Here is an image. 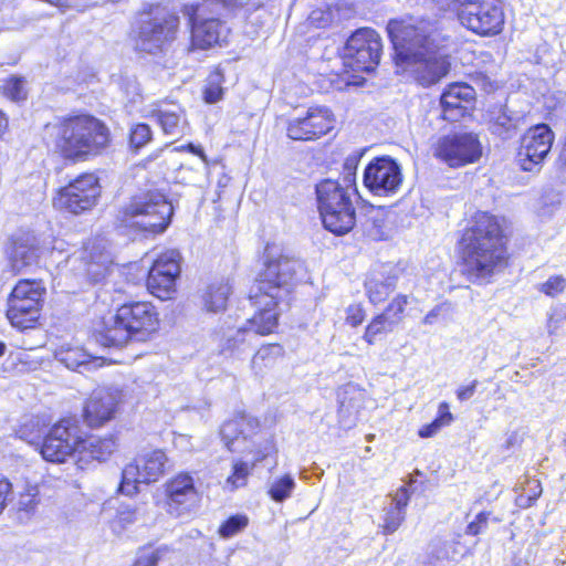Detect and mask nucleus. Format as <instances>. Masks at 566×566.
I'll list each match as a JSON object with an SVG mask.
<instances>
[{
  "label": "nucleus",
  "instance_id": "nucleus-1",
  "mask_svg": "<svg viewBox=\"0 0 566 566\" xmlns=\"http://www.w3.org/2000/svg\"><path fill=\"white\" fill-rule=\"evenodd\" d=\"M301 263L287 256L266 260L265 269L250 292V301L259 311L240 326L222 328L218 340L221 355L239 356L251 347L258 335L274 332L279 317L275 308L290 293V285Z\"/></svg>",
  "mask_w": 566,
  "mask_h": 566
},
{
  "label": "nucleus",
  "instance_id": "nucleus-2",
  "mask_svg": "<svg viewBox=\"0 0 566 566\" xmlns=\"http://www.w3.org/2000/svg\"><path fill=\"white\" fill-rule=\"evenodd\" d=\"M387 31L398 62L406 64L418 84L428 87L448 74L450 63L438 50L440 34L436 20H390Z\"/></svg>",
  "mask_w": 566,
  "mask_h": 566
},
{
  "label": "nucleus",
  "instance_id": "nucleus-3",
  "mask_svg": "<svg viewBox=\"0 0 566 566\" xmlns=\"http://www.w3.org/2000/svg\"><path fill=\"white\" fill-rule=\"evenodd\" d=\"M463 271L471 281L483 280L505 262L502 226L489 212H478L461 239Z\"/></svg>",
  "mask_w": 566,
  "mask_h": 566
},
{
  "label": "nucleus",
  "instance_id": "nucleus-4",
  "mask_svg": "<svg viewBox=\"0 0 566 566\" xmlns=\"http://www.w3.org/2000/svg\"><path fill=\"white\" fill-rule=\"evenodd\" d=\"M50 129L56 150L72 161H86L101 155L111 142L107 126L91 115L65 118Z\"/></svg>",
  "mask_w": 566,
  "mask_h": 566
},
{
  "label": "nucleus",
  "instance_id": "nucleus-5",
  "mask_svg": "<svg viewBox=\"0 0 566 566\" xmlns=\"http://www.w3.org/2000/svg\"><path fill=\"white\" fill-rule=\"evenodd\" d=\"M158 313L149 302H130L122 305L96 335L104 347H122L128 340L144 342L157 331Z\"/></svg>",
  "mask_w": 566,
  "mask_h": 566
},
{
  "label": "nucleus",
  "instance_id": "nucleus-6",
  "mask_svg": "<svg viewBox=\"0 0 566 566\" xmlns=\"http://www.w3.org/2000/svg\"><path fill=\"white\" fill-rule=\"evenodd\" d=\"M315 190L324 228L336 235L348 233L356 223V211L352 200V197L357 195L356 188L325 179L316 185Z\"/></svg>",
  "mask_w": 566,
  "mask_h": 566
},
{
  "label": "nucleus",
  "instance_id": "nucleus-7",
  "mask_svg": "<svg viewBox=\"0 0 566 566\" xmlns=\"http://www.w3.org/2000/svg\"><path fill=\"white\" fill-rule=\"evenodd\" d=\"M172 206L159 191L136 196L124 210L123 221L145 232L161 233L168 227Z\"/></svg>",
  "mask_w": 566,
  "mask_h": 566
},
{
  "label": "nucleus",
  "instance_id": "nucleus-8",
  "mask_svg": "<svg viewBox=\"0 0 566 566\" xmlns=\"http://www.w3.org/2000/svg\"><path fill=\"white\" fill-rule=\"evenodd\" d=\"M46 289L41 281L20 280L8 297L7 317L13 327L27 329L40 317Z\"/></svg>",
  "mask_w": 566,
  "mask_h": 566
},
{
  "label": "nucleus",
  "instance_id": "nucleus-9",
  "mask_svg": "<svg viewBox=\"0 0 566 566\" xmlns=\"http://www.w3.org/2000/svg\"><path fill=\"white\" fill-rule=\"evenodd\" d=\"M462 27L481 36H493L503 30L504 11L499 0H453Z\"/></svg>",
  "mask_w": 566,
  "mask_h": 566
},
{
  "label": "nucleus",
  "instance_id": "nucleus-10",
  "mask_svg": "<svg viewBox=\"0 0 566 566\" xmlns=\"http://www.w3.org/2000/svg\"><path fill=\"white\" fill-rule=\"evenodd\" d=\"M179 27V18L159 7L153 9L139 21L136 50L156 54L175 39Z\"/></svg>",
  "mask_w": 566,
  "mask_h": 566
},
{
  "label": "nucleus",
  "instance_id": "nucleus-11",
  "mask_svg": "<svg viewBox=\"0 0 566 566\" xmlns=\"http://www.w3.org/2000/svg\"><path fill=\"white\" fill-rule=\"evenodd\" d=\"M82 442V429L74 417L63 418L45 433L40 446L42 458L52 463H63L78 453Z\"/></svg>",
  "mask_w": 566,
  "mask_h": 566
},
{
  "label": "nucleus",
  "instance_id": "nucleus-12",
  "mask_svg": "<svg viewBox=\"0 0 566 566\" xmlns=\"http://www.w3.org/2000/svg\"><path fill=\"white\" fill-rule=\"evenodd\" d=\"M433 155L449 167L459 168L478 161L482 156V145L473 133L448 134L437 140Z\"/></svg>",
  "mask_w": 566,
  "mask_h": 566
},
{
  "label": "nucleus",
  "instance_id": "nucleus-13",
  "mask_svg": "<svg viewBox=\"0 0 566 566\" xmlns=\"http://www.w3.org/2000/svg\"><path fill=\"white\" fill-rule=\"evenodd\" d=\"M381 39L370 28L356 30L347 40L344 49L345 64L353 71L371 72L379 64Z\"/></svg>",
  "mask_w": 566,
  "mask_h": 566
},
{
  "label": "nucleus",
  "instance_id": "nucleus-14",
  "mask_svg": "<svg viewBox=\"0 0 566 566\" xmlns=\"http://www.w3.org/2000/svg\"><path fill=\"white\" fill-rule=\"evenodd\" d=\"M99 196L101 186L97 176L83 174L59 190L53 205L59 210L81 214L91 210L97 203Z\"/></svg>",
  "mask_w": 566,
  "mask_h": 566
},
{
  "label": "nucleus",
  "instance_id": "nucleus-15",
  "mask_svg": "<svg viewBox=\"0 0 566 566\" xmlns=\"http://www.w3.org/2000/svg\"><path fill=\"white\" fill-rule=\"evenodd\" d=\"M168 462L163 450H151L140 454L123 469L119 491L132 495L138 491V483L148 484L158 481L165 474Z\"/></svg>",
  "mask_w": 566,
  "mask_h": 566
},
{
  "label": "nucleus",
  "instance_id": "nucleus-16",
  "mask_svg": "<svg viewBox=\"0 0 566 566\" xmlns=\"http://www.w3.org/2000/svg\"><path fill=\"white\" fill-rule=\"evenodd\" d=\"M554 133L547 124L532 126L522 136L517 151L520 167L524 171H538L551 151Z\"/></svg>",
  "mask_w": 566,
  "mask_h": 566
},
{
  "label": "nucleus",
  "instance_id": "nucleus-17",
  "mask_svg": "<svg viewBox=\"0 0 566 566\" xmlns=\"http://www.w3.org/2000/svg\"><path fill=\"white\" fill-rule=\"evenodd\" d=\"M363 181L375 196H392L402 184L401 167L391 157H376L366 166Z\"/></svg>",
  "mask_w": 566,
  "mask_h": 566
},
{
  "label": "nucleus",
  "instance_id": "nucleus-18",
  "mask_svg": "<svg viewBox=\"0 0 566 566\" xmlns=\"http://www.w3.org/2000/svg\"><path fill=\"white\" fill-rule=\"evenodd\" d=\"M179 274L180 254L177 250H167L154 261L148 272L147 289L160 300L171 298Z\"/></svg>",
  "mask_w": 566,
  "mask_h": 566
},
{
  "label": "nucleus",
  "instance_id": "nucleus-19",
  "mask_svg": "<svg viewBox=\"0 0 566 566\" xmlns=\"http://www.w3.org/2000/svg\"><path fill=\"white\" fill-rule=\"evenodd\" d=\"M200 6H186L185 13L189 17L191 25V48L208 50L226 42L229 34L228 27L217 18L202 19L199 15Z\"/></svg>",
  "mask_w": 566,
  "mask_h": 566
},
{
  "label": "nucleus",
  "instance_id": "nucleus-20",
  "mask_svg": "<svg viewBox=\"0 0 566 566\" xmlns=\"http://www.w3.org/2000/svg\"><path fill=\"white\" fill-rule=\"evenodd\" d=\"M334 122V115L327 107H310L304 116L289 120L287 136L294 140H313L331 132Z\"/></svg>",
  "mask_w": 566,
  "mask_h": 566
},
{
  "label": "nucleus",
  "instance_id": "nucleus-21",
  "mask_svg": "<svg viewBox=\"0 0 566 566\" xmlns=\"http://www.w3.org/2000/svg\"><path fill=\"white\" fill-rule=\"evenodd\" d=\"M168 512L177 517L195 512L200 503V493L189 473H179L166 485Z\"/></svg>",
  "mask_w": 566,
  "mask_h": 566
},
{
  "label": "nucleus",
  "instance_id": "nucleus-22",
  "mask_svg": "<svg viewBox=\"0 0 566 566\" xmlns=\"http://www.w3.org/2000/svg\"><path fill=\"white\" fill-rule=\"evenodd\" d=\"M123 392L118 388H98L86 400L83 409L85 423L91 428H99L115 418Z\"/></svg>",
  "mask_w": 566,
  "mask_h": 566
},
{
  "label": "nucleus",
  "instance_id": "nucleus-23",
  "mask_svg": "<svg viewBox=\"0 0 566 566\" xmlns=\"http://www.w3.org/2000/svg\"><path fill=\"white\" fill-rule=\"evenodd\" d=\"M408 304V295L397 294L381 313L373 317L365 328L363 339L368 345H374L377 340L392 333L403 321L405 310Z\"/></svg>",
  "mask_w": 566,
  "mask_h": 566
},
{
  "label": "nucleus",
  "instance_id": "nucleus-24",
  "mask_svg": "<svg viewBox=\"0 0 566 566\" xmlns=\"http://www.w3.org/2000/svg\"><path fill=\"white\" fill-rule=\"evenodd\" d=\"M65 262L66 265L77 270L94 283L102 281L107 275L111 265L108 254L95 243L85 247L78 255H69Z\"/></svg>",
  "mask_w": 566,
  "mask_h": 566
},
{
  "label": "nucleus",
  "instance_id": "nucleus-25",
  "mask_svg": "<svg viewBox=\"0 0 566 566\" xmlns=\"http://www.w3.org/2000/svg\"><path fill=\"white\" fill-rule=\"evenodd\" d=\"M43 247L40 239L31 231H22L12 237L9 261L13 272L20 273L36 263Z\"/></svg>",
  "mask_w": 566,
  "mask_h": 566
},
{
  "label": "nucleus",
  "instance_id": "nucleus-26",
  "mask_svg": "<svg viewBox=\"0 0 566 566\" xmlns=\"http://www.w3.org/2000/svg\"><path fill=\"white\" fill-rule=\"evenodd\" d=\"M475 98V91L467 83H452L449 84L443 91L440 104L448 120H457L459 117L464 116L468 107Z\"/></svg>",
  "mask_w": 566,
  "mask_h": 566
},
{
  "label": "nucleus",
  "instance_id": "nucleus-27",
  "mask_svg": "<svg viewBox=\"0 0 566 566\" xmlns=\"http://www.w3.org/2000/svg\"><path fill=\"white\" fill-rule=\"evenodd\" d=\"M402 271L397 266L382 265L380 271L370 273L365 282L366 294L374 305L388 298L397 286Z\"/></svg>",
  "mask_w": 566,
  "mask_h": 566
},
{
  "label": "nucleus",
  "instance_id": "nucleus-28",
  "mask_svg": "<svg viewBox=\"0 0 566 566\" xmlns=\"http://www.w3.org/2000/svg\"><path fill=\"white\" fill-rule=\"evenodd\" d=\"M54 357L71 370L80 373L92 371L104 365L105 359L88 354L81 346L65 344L54 352Z\"/></svg>",
  "mask_w": 566,
  "mask_h": 566
},
{
  "label": "nucleus",
  "instance_id": "nucleus-29",
  "mask_svg": "<svg viewBox=\"0 0 566 566\" xmlns=\"http://www.w3.org/2000/svg\"><path fill=\"white\" fill-rule=\"evenodd\" d=\"M258 421L247 415H239L233 419L226 421L220 436L227 449L231 452L240 450V442L245 441L258 428Z\"/></svg>",
  "mask_w": 566,
  "mask_h": 566
},
{
  "label": "nucleus",
  "instance_id": "nucleus-30",
  "mask_svg": "<svg viewBox=\"0 0 566 566\" xmlns=\"http://www.w3.org/2000/svg\"><path fill=\"white\" fill-rule=\"evenodd\" d=\"M151 116L165 135L178 138L186 134L188 125L185 113L179 105H163L151 112Z\"/></svg>",
  "mask_w": 566,
  "mask_h": 566
},
{
  "label": "nucleus",
  "instance_id": "nucleus-31",
  "mask_svg": "<svg viewBox=\"0 0 566 566\" xmlns=\"http://www.w3.org/2000/svg\"><path fill=\"white\" fill-rule=\"evenodd\" d=\"M117 439L114 436L107 437H90L84 439L78 450V467L83 468L82 462L88 458L97 462L106 461L117 449Z\"/></svg>",
  "mask_w": 566,
  "mask_h": 566
},
{
  "label": "nucleus",
  "instance_id": "nucleus-32",
  "mask_svg": "<svg viewBox=\"0 0 566 566\" xmlns=\"http://www.w3.org/2000/svg\"><path fill=\"white\" fill-rule=\"evenodd\" d=\"M231 286L228 281H216L209 284L201 294L202 308L208 313H219L226 310Z\"/></svg>",
  "mask_w": 566,
  "mask_h": 566
},
{
  "label": "nucleus",
  "instance_id": "nucleus-33",
  "mask_svg": "<svg viewBox=\"0 0 566 566\" xmlns=\"http://www.w3.org/2000/svg\"><path fill=\"white\" fill-rule=\"evenodd\" d=\"M46 427L48 423L43 417L28 416L23 418L15 434L29 444L35 446L36 450L40 451V446L46 433Z\"/></svg>",
  "mask_w": 566,
  "mask_h": 566
},
{
  "label": "nucleus",
  "instance_id": "nucleus-34",
  "mask_svg": "<svg viewBox=\"0 0 566 566\" xmlns=\"http://www.w3.org/2000/svg\"><path fill=\"white\" fill-rule=\"evenodd\" d=\"M284 356V349L280 344H268L259 348L251 359V368L255 375H262L265 370L275 366Z\"/></svg>",
  "mask_w": 566,
  "mask_h": 566
},
{
  "label": "nucleus",
  "instance_id": "nucleus-35",
  "mask_svg": "<svg viewBox=\"0 0 566 566\" xmlns=\"http://www.w3.org/2000/svg\"><path fill=\"white\" fill-rule=\"evenodd\" d=\"M265 455L259 457L251 463L242 460L233 461L231 474L226 479L222 486L223 490L233 492L245 486L255 464L262 461Z\"/></svg>",
  "mask_w": 566,
  "mask_h": 566
},
{
  "label": "nucleus",
  "instance_id": "nucleus-36",
  "mask_svg": "<svg viewBox=\"0 0 566 566\" xmlns=\"http://www.w3.org/2000/svg\"><path fill=\"white\" fill-rule=\"evenodd\" d=\"M520 117L513 115L506 107H501L492 117L490 129L503 139L512 138L518 128Z\"/></svg>",
  "mask_w": 566,
  "mask_h": 566
},
{
  "label": "nucleus",
  "instance_id": "nucleus-37",
  "mask_svg": "<svg viewBox=\"0 0 566 566\" xmlns=\"http://www.w3.org/2000/svg\"><path fill=\"white\" fill-rule=\"evenodd\" d=\"M295 488L294 478L291 474H284L273 480L268 493L274 502L282 503L291 497Z\"/></svg>",
  "mask_w": 566,
  "mask_h": 566
},
{
  "label": "nucleus",
  "instance_id": "nucleus-38",
  "mask_svg": "<svg viewBox=\"0 0 566 566\" xmlns=\"http://www.w3.org/2000/svg\"><path fill=\"white\" fill-rule=\"evenodd\" d=\"M249 524V518L244 514H235L226 520L219 527V534L223 538H230L241 531H243Z\"/></svg>",
  "mask_w": 566,
  "mask_h": 566
},
{
  "label": "nucleus",
  "instance_id": "nucleus-39",
  "mask_svg": "<svg viewBox=\"0 0 566 566\" xmlns=\"http://www.w3.org/2000/svg\"><path fill=\"white\" fill-rule=\"evenodd\" d=\"M153 138V130L149 125L138 123L130 128L129 142L130 146L139 149L147 145Z\"/></svg>",
  "mask_w": 566,
  "mask_h": 566
},
{
  "label": "nucleus",
  "instance_id": "nucleus-40",
  "mask_svg": "<svg viewBox=\"0 0 566 566\" xmlns=\"http://www.w3.org/2000/svg\"><path fill=\"white\" fill-rule=\"evenodd\" d=\"M542 486L538 480H527L526 486L517 497V504L522 507H528L541 496Z\"/></svg>",
  "mask_w": 566,
  "mask_h": 566
},
{
  "label": "nucleus",
  "instance_id": "nucleus-41",
  "mask_svg": "<svg viewBox=\"0 0 566 566\" xmlns=\"http://www.w3.org/2000/svg\"><path fill=\"white\" fill-rule=\"evenodd\" d=\"M406 517V511H402L400 509L390 507L386 511L385 518H384V533L385 534H392L395 533L401 523L403 522Z\"/></svg>",
  "mask_w": 566,
  "mask_h": 566
},
{
  "label": "nucleus",
  "instance_id": "nucleus-42",
  "mask_svg": "<svg viewBox=\"0 0 566 566\" xmlns=\"http://www.w3.org/2000/svg\"><path fill=\"white\" fill-rule=\"evenodd\" d=\"M3 93L7 97L17 102L27 97L23 81L19 77L8 78L3 85Z\"/></svg>",
  "mask_w": 566,
  "mask_h": 566
},
{
  "label": "nucleus",
  "instance_id": "nucleus-43",
  "mask_svg": "<svg viewBox=\"0 0 566 566\" xmlns=\"http://www.w3.org/2000/svg\"><path fill=\"white\" fill-rule=\"evenodd\" d=\"M39 503V490L38 486H28L24 493L20 494L18 502L19 511L31 513L34 511Z\"/></svg>",
  "mask_w": 566,
  "mask_h": 566
},
{
  "label": "nucleus",
  "instance_id": "nucleus-44",
  "mask_svg": "<svg viewBox=\"0 0 566 566\" xmlns=\"http://www.w3.org/2000/svg\"><path fill=\"white\" fill-rule=\"evenodd\" d=\"M566 287V280L562 275L551 276L545 283H543L539 287V291L546 294L547 296H556L560 294Z\"/></svg>",
  "mask_w": 566,
  "mask_h": 566
},
{
  "label": "nucleus",
  "instance_id": "nucleus-45",
  "mask_svg": "<svg viewBox=\"0 0 566 566\" xmlns=\"http://www.w3.org/2000/svg\"><path fill=\"white\" fill-rule=\"evenodd\" d=\"M308 21L315 28H325L333 21V12L329 8L315 9L310 13Z\"/></svg>",
  "mask_w": 566,
  "mask_h": 566
},
{
  "label": "nucleus",
  "instance_id": "nucleus-46",
  "mask_svg": "<svg viewBox=\"0 0 566 566\" xmlns=\"http://www.w3.org/2000/svg\"><path fill=\"white\" fill-rule=\"evenodd\" d=\"M488 520H489V513H486V512L479 513L475 516L474 521H472L468 524L465 533L468 535H472V536H475V535L482 533L486 528Z\"/></svg>",
  "mask_w": 566,
  "mask_h": 566
},
{
  "label": "nucleus",
  "instance_id": "nucleus-47",
  "mask_svg": "<svg viewBox=\"0 0 566 566\" xmlns=\"http://www.w3.org/2000/svg\"><path fill=\"white\" fill-rule=\"evenodd\" d=\"M365 311L360 305H350L347 308L346 322L353 327H357L365 319Z\"/></svg>",
  "mask_w": 566,
  "mask_h": 566
},
{
  "label": "nucleus",
  "instance_id": "nucleus-48",
  "mask_svg": "<svg viewBox=\"0 0 566 566\" xmlns=\"http://www.w3.org/2000/svg\"><path fill=\"white\" fill-rule=\"evenodd\" d=\"M166 549H157L155 552L140 555L133 566H157Z\"/></svg>",
  "mask_w": 566,
  "mask_h": 566
},
{
  "label": "nucleus",
  "instance_id": "nucleus-49",
  "mask_svg": "<svg viewBox=\"0 0 566 566\" xmlns=\"http://www.w3.org/2000/svg\"><path fill=\"white\" fill-rule=\"evenodd\" d=\"M409 499L410 494L408 488L405 485L399 488L392 499V507L405 511L409 503Z\"/></svg>",
  "mask_w": 566,
  "mask_h": 566
},
{
  "label": "nucleus",
  "instance_id": "nucleus-50",
  "mask_svg": "<svg viewBox=\"0 0 566 566\" xmlns=\"http://www.w3.org/2000/svg\"><path fill=\"white\" fill-rule=\"evenodd\" d=\"M357 164H358V159L356 156H350V157L346 158L345 164H344V170H345L344 181L347 182L346 186L353 187L352 184H354V181H355V170H356Z\"/></svg>",
  "mask_w": 566,
  "mask_h": 566
},
{
  "label": "nucleus",
  "instance_id": "nucleus-51",
  "mask_svg": "<svg viewBox=\"0 0 566 566\" xmlns=\"http://www.w3.org/2000/svg\"><path fill=\"white\" fill-rule=\"evenodd\" d=\"M443 427L449 426L453 421V415L449 410L448 402H440L438 407V417L434 419Z\"/></svg>",
  "mask_w": 566,
  "mask_h": 566
},
{
  "label": "nucleus",
  "instance_id": "nucleus-52",
  "mask_svg": "<svg viewBox=\"0 0 566 566\" xmlns=\"http://www.w3.org/2000/svg\"><path fill=\"white\" fill-rule=\"evenodd\" d=\"M138 521V512L136 510L123 509L118 512L117 522L128 525Z\"/></svg>",
  "mask_w": 566,
  "mask_h": 566
},
{
  "label": "nucleus",
  "instance_id": "nucleus-53",
  "mask_svg": "<svg viewBox=\"0 0 566 566\" xmlns=\"http://www.w3.org/2000/svg\"><path fill=\"white\" fill-rule=\"evenodd\" d=\"M478 384V380H473L470 385L458 388L457 398L460 401L469 400L474 395Z\"/></svg>",
  "mask_w": 566,
  "mask_h": 566
},
{
  "label": "nucleus",
  "instance_id": "nucleus-54",
  "mask_svg": "<svg viewBox=\"0 0 566 566\" xmlns=\"http://www.w3.org/2000/svg\"><path fill=\"white\" fill-rule=\"evenodd\" d=\"M443 426L438 422L437 420H433L432 422L423 426L420 430H419V436L421 438H430V437H433L434 434H437L440 429L442 428Z\"/></svg>",
  "mask_w": 566,
  "mask_h": 566
},
{
  "label": "nucleus",
  "instance_id": "nucleus-55",
  "mask_svg": "<svg viewBox=\"0 0 566 566\" xmlns=\"http://www.w3.org/2000/svg\"><path fill=\"white\" fill-rule=\"evenodd\" d=\"M12 489L11 483L6 478H0V513L6 506L8 495Z\"/></svg>",
  "mask_w": 566,
  "mask_h": 566
},
{
  "label": "nucleus",
  "instance_id": "nucleus-56",
  "mask_svg": "<svg viewBox=\"0 0 566 566\" xmlns=\"http://www.w3.org/2000/svg\"><path fill=\"white\" fill-rule=\"evenodd\" d=\"M222 97V88L219 86H209L205 91V99L207 103H217Z\"/></svg>",
  "mask_w": 566,
  "mask_h": 566
},
{
  "label": "nucleus",
  "instance_id": "nucleus-57",
  "mask_svg": "<svg viewBox=\"0 0 566 566\" xmlns=\"http://www.w3.org/2000/svg\"><path fill=\"white\" fill-rule=\"evenodd\" d=\"M446 304L436 305L427 315L423 317L422 323L424 325H433L442 311L444 310Z\"/></svg>",
  "mask_w": 566,
  "mask_h": 566
},
{
  "label": "nucleus",
  "instance_id": "nucleus-58",
  "mask_svg": "<svg viewBox=\"0 0 566 566\" xmlns=\"http://www.w3.org/2000/svg\"><path fill=\"white\" fill-rule=\"evenodd\" d=\"M521 442L520 436L517 432H511L507 434L505 440V449L510 450L511 448L517 446Z\"/></svg>",
  "mask_w": 566,
  "mask_h": 566
},
{
  "label": "nucleus",
  "instance_id": "nucleus-59",
  "mask_svg": "<svg viewBox=\"0 0 566 566\" xmlns=\"http://www.w3.org/2000/svg\"><path fill=\"white\" fill-rule=\"evenodd\" d=\"M189 149L192 154L198 155L202 160H207L206 155L201 147L190 144Z\"/></svg>",
  "mask_w": 566,
  "mask_h": 566
},
{
  "label": "nucleus",
  "instance_id": "nucleus-60",
  "mask_svg": "<svg viewBox=\"0 0 566 566\" xmlns=\"http://www.w3.org/2000/svg\"><path fill=\"white\" fill-rule=\"evenodd\" d=\"M8 126V119L6 115L0 111V135L4 132Z\"/></svg>",
  "mask_w": 566,
  "mask_h": 566
},
{
  "label": "nucleus",
  "instance_id": "nucleus-61",
  "mask_svg": "<svg viewBox=\"0 0 566 566\" xmlns=\"http://www.w3.org/2000/svg\"><path fill=\"white\" fill-rule=\"evenodd\" d=\"M7 346L3 342H0V357L4 355Z\"/></svg>",
  "mask_w": 566,
  "mask_h": 566
},
{
  "label": "nucleus",
  "instance_id": "nucleus-62",
  "mask_svg": "<svg viewBox=\"0 0 566 566\" xmlns=\"http://www.w3.org/2000/svg\"><path fill=\"white\" fill-rule=\"evenodd\" d=\"M373 439H374V434H368V436H367V440H368V441H371Z\"/></svg>",
  "mask_w": 566,
  "mask_h": 566
},
{
  "label": "nucleus",
  "instance_id": "nucleus-63",
  "mask_svg": "<svg viewBox=\"0 0 566 566\" xmlns=\"http://www.w3.org/2000/svg\"><path fill=\"white\" fill-rule=\"evenodd\" d=\"M109 2H113V3H117L119 2L120 0H108Z\"/></svg>",
  "mask_w": 566,
  "mask_h": 566
}]
</instances>
